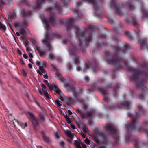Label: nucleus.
Segmentation results:
<instances>
[{
	"instance_id": "nucleus-1",
	"label": "nucleus",
	"mask_w": 148,
	"mask_h": 148,
	"mask_svg": "<svg viewBox=\"0 0 148 148\" xmlns=\"http://www.w3.org/2000/svg\"><path fill=\"white\" fill-rule=\"evenodd\" d=\"M14 25L17 29H21L19 31L20 33L23 35L26 32L23 28L28 26L29 25L26 19L24 18L23 21L21 23L18 21H15L14 23Z\"/></svg>"
},
{
	"instance_id": "nucleus-2",
	"label": "nucleus",
	"mask_w": 148,
	"mask_h": 148,
	"mask_svg": "<svg viewBox=\"0 0 148 148\" xmlns=\"http://www.w3.org/2000/svg\"><path fill=\"white\" fill-rule=\"evenodd\" d=\"M27 113L29 116V119L33 125V129L35 130L36 131L37 130V119L30 112L28 111Z\"/></svg>"
},
{
	"instance_id": "nucleus-3",
	"label": "nucleus",
	"mask_w": 148,
	"mask_h": 148,
	"mask_svg": "<svg viewBox=\"0 0 148 148\" xmlns=\"http://www.w3.org/2000/svg\"><path fill=\"white\" fill-rule=\"evenodd\" d=\"M40 88L42 89V90L43 92V94L40 89H38L40 95H43V94L45 96V97L48 99H51V97L47 91V88L45 87V85L42 83H40Z\"/></svg>"
},
{
	"instance_id": "nucleus-4",
	"label": "nucleus",
	"mask_w": 148,
	"mask_h": 148,
	"mask_svg": "<svg viewBox=\"0 0 148 148\" xmlns=\"http://www.w3.org/2000/svg\"><path fill=\"white\" fill-rule=\"evenodd\" d=\"M29 43V42L27 40H26L25 42V45L26 47V49L28 53L29 56L31 58H32L33 57V56L32 54V51L31 50L30 48L29 47L28 44Z\"/></svg>"
},
{
	"instance_id": "nucleus-5",
	"label": "nucleus",
	"mask_w": 148,
	"mask_h": 148,
	"mask_svg": "<svg viewBox=\"0 0 148 148\" xmlns=\"http://www.w3.org/2000/svg\"><path fill=\"white\" fill-rule=\"evenodd\" d=\"M38 73L40 75H43V77L47 79L48 77L45 70L42 67L39 66V71L38 70Z\"/></svg>"
},
{
	"instance_id": "nucleus-6",
	"label": "nucleus",
	"mask_w": 148,
	"mask_h": 148,
	"mask_svg": "<svg viewBox=\"0 0 148 148\" xmlns=\"http://www.w3.org/2000/svg\"><path fill=\"white\" fill-rule=\"evenodd\" d=\"M21 14L24 17H28L31 15V12L29 11H25L24 9H22L21 12Z\"/></svg>"
},
{
	"instance_id": "nucleus-7",
	"label": "nucleus",
	"mask_w": 148,
	"mask_h": 148,
	"mask_svg": "<svg viewBox=\"0 0 148 148\" xmlns=\"http://www.w3.org/2000/svg\"><path fill=\"white\" fill-rule=\"evenodd\" d=\"M2 3L0 2V10H1L3 7L2 4L11 5L12 4L13 2L12 0H0Z\"/></svg>"
},
{
	"instance_id": "nucleus-8",
	"label": "nucleus",
	"mask_w": 148,
	"mask_h": 148,
	"mask_svg": "<svg viewBox=\"0 0 148 148\" xmlns=\"http://www.w3.org/2000/svg\"><path fill=\"white\" fill-rule=\"evenodd\" d=\"M66 134L69 137L72 139L74 136V134L71 133V132L69 130L65 131Z\"/></svg>"
},
{
	"instance_id": "nucleus-9",
	"label": "nucleus",
	"mask_w": 148,
	"mask_h": 148,
	"mask_svg": "<svg viewBox=\"0 0 148 148\" xmlns=\"http://www.w3.org/2000/svg\"><path fill=\"white\" fill-rule=\"evenodd\" d=\"M42 137L43 139V140L45 142H48L49 141V138L46 136L44 134L43 132H42Z\"/></svg>"
},
{
	"instance_id": "nucleus-10",
	"label": "nucleus",
	"mask_w": 148,
	"mask_h": 148,
	"mask_svg": "<svg viewBox=\"0 0 148 148\" xmlns=\"http://www.w3.org/2000/svg\"><path fill=\"white\" fill-rule=\"evenodd\" d=\"M84 142L88 145H90V144L91 142H92L90 140H89L88 138H86V139L84 140Z\"/></svg>"
},
{
	"instance_id": "nucleus-11",
	"label": "nucleus",
	"mask_w": 148,
	"mask_h": 148,
	"mask_svg": "<svg viewBox=\"0 0 148 148\" xmlns=\"http://www.w3.org/2000/svg\"><path fill=\"white\" fill-rule=\"evenodd\" d=\"M64 117L66 119L68 123H71V121L70 119V118L66 115H64Z\"/></svg>"
},
{
	"instance_id": "nucleus-12",
	"label": "nucleus",
	"mask_w": 148,
	"mask_h": 148,
	"mask_svg": "<svg viewBox=\"0 0 148 148\" xmlns=\"http://www.w3.org/2000/svg\"><path fill=\"white\" fill-rule=\"evenodd\" d=\"M21 3L22 4H25L28 6H29V4L27 3L26 0H22L21 1Z\"/></svg>"
},
{
	"instance_id": "nucleus-13",
	"label": "nucleus",
	"mask_w": 148,
	"mask_h": 148,
	"mask_svg": "<svg viewBox=\"0 0 148 148\" xmlns=\"http://www.w3.org/2000/svg\"><path fill=\"white\" fill-rule=\"evenodd\" d=\"M75 144L77 148H82L77 141L76 140L75 141Z\"/></svg>"
},
{
	"instance_id": "nucleus-14",
	"label": "nucleus",
	"mask_w": 148,
	"mask_h": 148,
	"mask_svg": "<svg viewBox=\"0 0 148 148\" xmlns=\"http://www.w3.org/2000/svg\"><path fill=\"white\" fill-rule=\"evenodd\" d=\"M57 77L60 80L63 81L64 78L60 74H58L57 75Z\"/></svg>"
},
{
	"instance_id": "nucleus-15",
	"label": "nucleus",
	"mask_w": 148,
	"mask_h": 148,
	"mask_svg": "<svg viewBox=\"0 0 148 148\" xmlns=\"http://www.w3.org/2000/svg\"><path fill=\"white\" fill-rule=\"evenodd\" d=\"M39 116L40 118V119L42 121H44L45 120V118L43 114H39Z\"/></svg>"
},
{
	"instance_id": "nucleus-16",
	"label": "nucleus",
	"mask_w": 148,
	"mask_h": 148,
	"mask_svg": "<svg viewBox=\"0 0 148 148\" xmlns=\"http://www.w3.org/2000/svg\"><path fill=\"white\" fill-rule=\"evenodd\" d=\"M30 42H32V44H35L36 43V41L34 39L31 38L30 39Z\"/></svg>"
},
{
	"instance_id": "nucleus-17",
	"label": "nucleus",
	"mask_w": 148,
	"mask_h": 148,
	"mask_svg": "<svg viewBox=\"0 0 148 148\" xmlns=\"http://www.w3.org/2000/svg\"><path fill=\"white\" fill-rule=\"evenodd\" d=\"M44 82L46 84V85H47V86L48 87V88H49L50 89V88H51L50 86H51L49 85L48 81L47 80H44Z\"/></svg>"
},
{
	"instance_id": "nucleus-18",
	"label": "nucleus",
	"mask_w": 148,
	"mask_h": 148,
	"mask_svg": "<svg viewBox=\"0 0 148 148\" xmlns=\"http://www.w3.org/2000/svg\"><path fill=\"white\" fill-rule=\"evenodd\" d=\"M19 125H20L22 128H24V123H18Z\"/></svg>"
},
{
	"instance_id": "nucleus-19",
	"label": "nucleus",
	"mask_w": 148,
	"mask_h": 148,
	"mask_svg": "<svg viewBox=\"0 0 148 148\" xmlns=\"http://www.w3.org/2000/svg\"><path fill=\"white\" fill-rule=\"evenodd\" d=\"M32 8H33V10H34V9L37 8V1H36L35 7H34L33 6H32Z\"/></svg>"
},
{
	"instance_id": "nucleus-20",
	"label": "nucleus",
	"mask_w": 148,
	"mask_h": 148,
	"mask_svg": "<svg viewBox=\"0 0 148 148\" xmlns=\"http://www.w3.org/2000/svg\"><path fill=\"white\" fill-rule=\"evenodd\" d=\"M56 103L57 104L58 106H60L61 104L60 103V101L59 100L56 101Z\"/></svg>"
},
{
	"instance_id": "nucleus-21",
	"label": "nucleus",
	"mask_w": 148,
	"mask_h": 148,
	"mask_svg": "<svg viewBox=\"0 0 148 148\" xmlns=\"http://www.w3.org/2000/svg\"><path fill=\"white\" fill-rule=\"evenodd\" d=\"M81 144L83 147V148H86V145L84 143H81Z\"/></svg>"
},
{
	"instance_id": "nucleus-22",
	"label": "nucleus",
	"mask_w": 148,
	"mask_h": 148,
	"mask_svg": "<svg viewBox=\"0 0 148 148\" xmlns=\"http://www.w3.org/2000/svg\"><path fill=\"white\" fill-rule=\"evenodd\" d=\"M20 63L22 64L23 65L25 64V63H24V62L23 61V60H22V59L21 58L20 60Z\"/></svg>"
},
{
	"instance_id": "nucleus-23",
	"label": "nucleus",
	"mask_w": 148,
	"mask_h": 148,
	"mask_svg": "<svg viewBox=\"0 0 148 148\" xmlns=\"http://www.w3.org/2000/svg\"><path fill=\"white\" fill-rule=\"evenodd\" d=\"M38 106L39 107V108L42 111L43 110V108L40 105H39L38 104Z\"/></svg>"
},
{
	"instance_id": "nucleus-24",
	"label": "nucleus",
	"mask_w": 148,
	"mask_h": 148,
	"mask_svg": "<svg viewBox=\"0 0 148 148\" xmlns=\"http://www.w3.org/2000/svg\"><path fill=\"white\" fill-rule=\"evenodd\" d=\"M17 53L18 54L20 55H21L22 54V53L21 51L18 49H17Z\"/></svg>"
},
{
	"instance_id": "nucleus-25",
	"label": "nucleus",
	"mask_w": 148,
	"mask_h": 148,
	"mask_svg": "<svg viewBox=\"0 0 148 148\" xmlns=\"http://www.w3.org/2000/svg\"><path fill=\"white\" fill-rule=\"evenodd\" d=\"M83 130L84 132H87L88 131V129L86 128H84L83 129Z\"/></svg>"
},
{
	"instance_id": "nucleus-26",
	"label": "nucleus",
	"mask_w": 148,
	"mask_h": 148,
	"mask_svg": "<svg viewBox=\"0 0 148 148\" xmlns=\"http://www.w3.org/2000/svg\"><path fill=\"white\" fill-rule=\"evenodd\" d=\"M23 56L25 59H27L28 58L27 56V54H23Z\"/></svg>"
},
{
	"instance_id": "nucleus-27",
	"label": "nucleus",
	"mask_w": 148,
	"mask_h": 148,
	"mask_svg": "<svg viewBox=\"0 0 148 148\" xmlns=\"http://www.w3.org/2000/svg\"><path fill=\"white\" fill-rule=\"evenodd\" d=\"M38 52L41 56L43 55L44 54L43 52L42 51H38Z\"/></svg>"
},
{
	"instance_id": "nucleus-28",
	"label": "nucleus",
	"mask_w": 148,
	"mask_h": 148,
	"mask_svg": "<svg viewBox=\"0 0 148 148\" xmlns=\"http://www.w3.org/2000/svg\"><path fill=\"white\" fill-rule=\"evenodd\" d=\"M71 127L73 129H75V127L73 124H71Z\"/></svg>"
},
{
	"instance_id": "nucleus-29",
	"label": "nucleus",
	"mask_w": 148,
	"mask_h": 148,
	"mask_svg": "<svg viewBox=\"0 0 148 148\" xmlns=\"http://www.w3.org/2000/svg\"><path fill=\"white\" fill-rule=\"evenodd\" d=\"M28 67L30 69L32 68V65L30 63H29L28 64Z\"/></svg>"
},
{
	"instance_id": "nucleus-30",
	"label": "nucleus",
	"mask_w": 148,
	"mask_h": 148,
	"mask_svg": "<svg viewBox=\"0 0 148 148\" xmlns=\"http://www.w3.org/2000/svg\"><path fill=\"white\" fill-rule=\"evenodd\" d=\"M76 69L77 71H79L81 69V68L79 66L77 67Z\"/></svg>"
},
{
	"instance_id": "nucleus-31",
	"label": "nucleus",
	"mask_w": 148,
	"mask_h": 148,
	"mask_svg": "<svg viewBox=\"0 0 148 148\" xmlns=\"http://www.w3.org/2000/svg\"><path fill=\"white\" fill-rule=\"evenodd\" d=\"M29 61L32 64H33L34 63L33 62V60H32V59H31V58L29 59Z\"/></svg>"
},
{
	"instance_id": "nucleus-32",
	"label": "nucleus",
	"mask_w": 148,
	"mask_h": 148,
	"mask_svg": "<svg viewBox=\"0 0 148 148\" xmlns=\"http://www.w3.org/2000/svg\"><path fill=\"white\" fill-rule=\"evenodd\" d=\"M23 73L24 75L25 76H27V73L25 72L24 70H23Z\"/></svg>"
},
{
	"instance_id": "nucleus-33",
	"label": "nucleus",
	"mask_w": 148,
	"mask_h": 148,
	"mask_svg": "<svg viewBox=\"0 0 148 148\" xmlns=\"http://www.w3.org/2000/svg\"><path fill=\"white\" fill-rule=\"evenodd\" d=\"M60 145H61L63 146L64 145V142H63V141H61L60 142Z\"/></svg>"
},
{
	"instance_id": "nucleus-34",
	"label": "nucleus",
	"mask_w": 148,
	"mask_h": 148,
	"mask_svg": "<svg viewBox=\"0 0 148 148\" xmlns=\"http://www.w3.org/2000/svg\"><path fill=\"white\" fill-rule=\"evenodd\" d=\"M68 112L69 114L71 115L72 114V112L70 110H68Z\"/></svg>"
},
{
	"instance_id": "nucleus-35",
	"label": "nucleus",
	"mask_w": 148,
	"mask_h": 148,
	"mask_svg": "<svg viewBox=\"0 0 148 148\" xmlns=\"http://www.w3.org/2000/svg\"><path fill=\"white\" fill-rule=\"evenodd\" d=\"M81 134L83 138H85V135L84 134H83V133H81Z\"/></svg>"
},
{
	"instance_id": "nucleus-36",
	"label": "nucleus",
	"mask_w": 148,
	"mask_h": 148,
	"mask_svg": "<svg viewBox=\"0 0 148 148\" xmlns=\"http://www.w3.org/2000/svg\"><path fill=\"white\" fill-rule=\"evenodd\" d=\"M16 34L17 35V36H19L20 35V34L19 33H18V32H16Z\"/></svg>"
},
{
	"instance_id": "nucleus-37",
	"label": "nucleus",
	"mask_w": 148,
	"mask_h": 148,
	"mask_svg": "<svg viewBox=\"0 0 148 148\" xmlns=\"http://www.w3.org/2000/svg\"><path fill=\"white\" fill-rule=\"evenodd\" d=\"M24 124V127L25 128L27 126V124L26 123H25Z\"/></svg>"
},
{
	"instance_id": "nucleus-38",
	"label": "nucleus",
	"mask_w": 148,
	"mask_h": 148,
	"mask_svg": "<svg viewBox=\"0 0 148 148\" xmlns=\"http://www.w3.org/2000/svg\"><path fill=\"white\" fill-rule=\"evenodd\" d=\"M56 137L57 138H59V136H58V135L57 134H56Z\"/></svg>"
},
{
	"instance_id": "nucleus-39",
	"label": "nucleus",
	"mask_w": 148,
	"mask_h": 148,
	"mask_svg": "<svg viewBox=\"0 0 148 148\" xmlns=\"http://www.w3.org/2000/svg\"><path fill=\"white\" fill-rule=\"evenodd\" d=\"M37 64H38V65L39 66H40V63H39V62H38Z\"/></svg>"
},
{
	"instance_id": "nucleus-40",
	"label": "nucleus",
	"mask_w": 148,
	"mask_h": 148,
	"mask_svg": "<svg viewBox=\"0 0 148 148\" xmlns=\"http://www.w3.org/2000/svg\"><path fill=\"white\" fill-rule=\"evenodd\" d=\"M2 83V81L1 79L0 78V83Z\"/></svg>"
},
{
	"instance_id": "nucleus-41",
	"label": "nucleus",
	"mask_w": 148,
	"mask_h": 148,
	"mask_svg": "<svg viewBox=\"0 0 148 148\" xmlns=\"http://www.w3.org/2000/svg\"><path fill=\"white\" fill-rule=\"evenodd\" d=\"M27 97L28 98H29V95H27Z\"/></svg>"
},
{
	"instance_id": "nucleus-42",
	"label": "nucleus",
	"mask_w": 148,
	"mask_h": 148,
	"mask_svg": "<svg viewBox=\"0 0 148 148\" xmlns=\"http://www.w3.org/2000/svg\"><path fill=\"white\" fill-rule=\"evenodd\" d=\"M35 103H36L37 104V101H35Z\"/></svg>"
},
{
	"instance_id": "nucleus-43",
	"label": "nucleus",
	"mask_w": 148,
	"mask_h": 148,
	"mask_svg": "<svg viewBox=\"0 0 148 148\" xmlns=\"http://www.w3.org/2000/svg\"><path fill=\"white\" fill-rule=\"evenodd\" d=\"M35 48H36V50H37V45H36L35 46Z\"/></svg>"
},
{
	"instance_id": "nucleus-44",
	"label": "nucleus",
	"mask_w": 148,
	"mask_h": 148,
	"mask_svg": "<svg viewBox=\"0 0 148 148\" xmlns=\"http://www.w3.org/2000/svg\"><path fill=\"white\" fill-rule=\"evenodd\" d=\"M59 92V93L60 94V93L61 92V91H58Z\"/></svg>"
},
{
	"instance_id": "nucleus-45",
	"label": "nucleus",
	"mask_w": 148,
	"mask_h": 148,
	"mask_svg": "<svg viewBox=\"0 0 148 148\" xmlns=\"http://www.w3.org/2000/svg\"><path fill=\"white\" fill-rule=\"evenodd\" d=\"M68 140V141L69 142H70V143H71V141L70 140Z\"/></svg>"
},
{
	"instance_id": "nucleus-46",
	"label": "nucleus",
	"mask_w": 148,
	"mask_h": 148,
	"mask_svg": "<svg viewBox=\"0 0 148 148\" xmlns=\"http://www.w3.org/2000/svg\"><path fill=\"white\" fill-rule=\"evenodd\" d=\"M35 63H36V64L37 65V61H36V62Z\"/></svg>"
},
{
	"instance_id": "nucleus-47",
	"label": "nucleus",
	"mask_w": 148,
	"mask_h": 148,
	"mask_svg": "<svg viewBox=\"0 0 148 148\" xmlns=\"http://www.w3.org/2000/svg\"><path fill=\"white\" fill-rule=\"evenodd\" d=\"M39 148H42V147H41L40 146V147H39Z\"/></svg>"
}]
</instances>
